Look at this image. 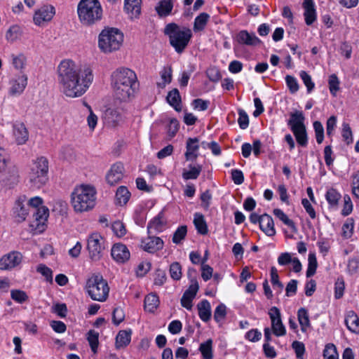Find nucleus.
Masks as SVG:
<instances>
[{
  "instance_id": "obj_63",
  "label": "nucleus",
  "mask_w": 359,
  "mask_h": 359,
  "mask_svg": "<svg viewBox=\"0 0 359 359\" xmlns=\"http://www.w3.org/2000/svg\"><path fill=\"white\" fill-rule=\"evenodd\" d=\"M111 229H112V231H114V233L118 237H122L126 233V230L124 224L120 221L114 222L111 225Z\"/></svg>"
},
{
  "instance_id": "obj_42",
  "label": "nucleus",
  "mask_w": 359,
  "mask_h": 359,
  "mask_svg": "<svg viewBox=\"0 0 359 359\" xmlns=\"http://www.w3.org/2000/svg\"><path fill=\"white\" fill-rule=\"evenodd\" d=\"M33 215L36 221L38 222V225L39 224H43L48 217L49 210L46 207L41 206L34 210Z\"/></svg>"
},
{
  "instance_id": "obj_7",
  "label": "nucleus",
  "mask_w": 359,
  "mask_h": 359,
  "mask_svg": "<svg viewBox=\"0 0 359 359\" xmlns=\"http://www.w3.org/2000/svg\"><path fill=\"white\" fill-rule=\"evenodd\" d=\"M48 161L44 156H40L34 161L28 175L31 187L39 189L48 180Z\"/></svg>"
},
{
  "instance_id": "obj_28",
  "label": "nucleus",
  "mask_w": 359,
  "mask_h": 359,
  "mask_svg": "<svg viewBox=\"0 0 359 359\" xmlns=\"http://www.w3.org/2000/svg\"><path fill=\"white\" fill-rule=\"evenodd\" d=\"M166 100L177 111L182 110L181 96L177 88H174L168 93Z\"/></svg>"
},
{
  "instance_id": "obj_17",
  "label": "nucleus",
  "mask_w": 359,
  "mask_h": 359,
  "mask_svg": "<svg viewBox=\"0 0 359 359\" xmlns=\"http://www.w3.org/2000/svg\"><path fill=\"white\" fill-rule=\"evenodd\" d=\"M142 248L144 251L154 253L163 248V241L159 237L149 236L142 242Z\"/></svg>"
},
{
  "instance_id": "obj_20",
  "label": "nucleus",
  "mask_w": 359,
  "mask_h": 359,
  "mask_svg": "<svg viewBox=\"0 0 359 359\" xmlns=\"http://www.w3.org/2000/svg\"><path fill=\"white\" fill-rule=\"evenodd\" d=\"M104 123L109 127L116 126L122 121V115L116 109H107L103 116Z\"/></svg>"
},
{
  "instance_id": "obj_51",
  "label": "nucleus",
  "mask_w": 359,
  "mask_h": 359,
  "mask_svg": "<svg viewBox=\"0 0 359 359\" xmlns=\"http://www.w3.org/2000/svg\"><path fill=\"white\" fill-rule=\"evenodd\" d=\"M354 221L353 219L349 218L342 226V236L344 238H349L351 237L353 231Z\"/></svg>"
},
{
  "instance_id": "obj_44",
  "label": "nucleus",
  "mask_w": 359,
  "mask_h": 359,
  "mask_svg": "<svg viewBox=\"0 0 359 359\" xmlns=\"http://www.w3.org/2000/svg\"><path fill=\"white\" fill-rule=\"evenodd\" d=\"M271 282L273 289L277 292L280 293L283 289V284L279 281V276L276 267L272 266L271 269Z\"/></svg>"
},
{
  "instance_id": "obj_47",
  "label": "nucleus",
  "mask_w": 359,
  "mask_h": 359,
  "mask_svg": "<svg viewBox=\"0 0 359 359\" xmlns=\"http://www.w3.org/2000/svg\"><path fill=\"white\" fill-rule=\"evenodd\" d=\"M161 78L163 81L162 83H158L159 87L163 88L168 83H170L172 80V69L170 67H164L160 72Z\"/></svg>"
},
{
  "instance_id": "obj_8",
  "label": "nucleus",
  "mask_w": 359,
  "mask_h": 359,
  "mask_svg": "<svg viewBox=\"0 0 359 359\" xmlns=\"http://www.w3.org/2000/svg\"><path fill=\"white\" fill-rule=\"evenodd\" d=\"M86 289L93 300L104 302L109 295V287L107 282L100 274H94L86 282Z\"/></svg>"
},
{
  "instance_id": "obj_58",
  "label": "nucleus",
  "mask_w": 359,
  "mask_h": 359,
  "mask_svg": "<svg viewBox=\"0 0 359 359\" xmlns=\"http://www.w3.org/2000/svg\"><path fill=\"white\" fill-rule=\"evenodd\" d=\"M328 83L331 94L335 95L339 89V81L336 74H332L330 76Z\"/></svg>"
},
{
  "instance_id": "obj_22",
  "label": "nucleus",
  "mask_w": 359,
  "mask_h": 359,
  "mask_svg": "<svg viewBox=\"0 0 359 359\" xmlns=\"http://www.w3.org/2000/svg\"><path fill=\"white\" fill-rule=\"evenodd\" d=\"M13 136L15 140V142L18 145L25 144L29 138V133L22 123H16L13 125Z\"/></svg>"
},
{
  "instance_id": "obj_40",
  "label": "nucleus",
  "mask_w": 359,
  "mask_h": 359,
  "mask_svg": "<svg viewBox=\"0 0 359 359\" xmlns=\"http://www.w3.org/2000/svg\"><path fill=\"white\" fill-rule=\"evenodd\" d=\"M130 196V193L128 190V189L121 186L117 189L116 193V203L119 205H125L128 201Z\"/></svg>"
},
{
  "instance_id": "obj_60",
  "label": "nucleus",
  "mask_w": 359,
  "mask_h": 359,
  "mask_svg": "<svg viewBox=\"0 0 359 359\" xmlns=\"http://www.w3.org/2000/svg\"><path fill=\"white\" fill-rule=\"evenodd\" d=\"M239 117L238 123L241 129H246L249 125V118L247 113L242 109H238Z\"/></svg>"
},
{
  "instance_id": "obj_13",
  "label": "nucleus",
  "mask_w": 359,
  "mask_h": 359,
  "mask_svg": "<svg viewBox=\"0 0 359 359\" xmlns=\"http://www.w3.org/2000/svg\"><path fill=\"white\" fill-rule=\"evenodd\" d=\"M235 41L240 45L247 46H256L262 43V41L255 33H250L247 30L238 32L235 36Z\"/></svg>"
},
{
  "instance_id": "obj_19",
  "label": "nucleus",
  "mask_w": 359,
  "mask_h": 359,
  "mask_svg": "<svg viewBox=\"0 0 359 359\" xmlns=\"http://www.w3.org/2000/svg\"><path fill=\"white\" fill-rule=\"evenodd\" d=\"M26 197L25 196H20L15 203L13 208V215L18 222H22L26 219L28 214V208L25 207V203Z\"/></svg>"
},
{
  "instance_id": "obj_14",
  "label": "nucleus",
  "mask_w": 359,
  "mask_h": 359,
  "mask_svg": "<svg viewBox=\"0 0 359 359\" xmlns=\"http://www.w3.org/2000/svg\"><path fill=\"white\" fill-rule=\"evenodd\" d=\"M124 166L122 163L117 162L113 164L106 175V180L109 184L114 186L118 184L123 178Z\"/></svg>"
},
{
  "instance_id": "obj_43",
  "label": "nucleus",
  "mask_w": 359,
  "mask_h": 359,
  "mask_svg": "<svg viewBox=\"0 0 359 359\" xmlns=\"http://www.w3.org/2000/svg\"><path fill=\"white\" fill-rule=\"evenodd\" d=\"M87 340L89 343L92 351L95 353L99 345V333L93 330H90L87 333Z\"/></svg>"
},
{
  "instance_id": "obj_23",
  "label": "nucleus",
  "mask_w": 359,
  "mask_h": 359,
  "mask_svg": "<svg viewBox=\"0 0 359 359\" xmlns=\"http://www.w3.org/2000/svg\"><path fill=\"white\" fill-rule=\"evenodd\" d=\"M302 6L304 9V19L307 25H312L316 20V12L313 0H304Z\"/></svg>"
},
{
  "instance_id": "obj_15",
  "label": "nucleus",
  "mask_w": 359,
  "mask_h": 359,
  "mask_svg": "<svg viewBox=\"0 0 359 359\" xmlns=\"http://www.w3.org/2000/svg\"><path fill=\"white\" fill-rule=\"evenodd\" d=\"M112 258L118 263H125L130 259V252L128 248L122 243H116L111 250Z\"/></svg>"
},
{
  "instance_id": "obj_37",
  "label": "nucleus",
  "mask_w": 359,
  "mask_h": 359,
  "mask_svg": "<svg viewBox=\"0 0 359 359\" xmlns=\"http://www.w3.org/2000/svg\"><path fill=\"white\" fill-rule=\"evenodd\" d=\"M159 303L158 297L154 294H149L144 299V309L152 313L158 307Z\"/></svg>"
},
{
  "instance_id": "obj_27",
  "label": "nucleus",
  "mask_w": 359,
  "mask_h": 359,
  "mask_svg": "<svg viewBox=\"0 0 359 359\" xmlns=\"http://www.w3.org/2000/svg\"><path fill=\"white\" fill-rule=\"evenodd\" d=\"M131 330H121L116 337V348L120 349L128 346L131 339Z\"/></svg>"
},
{
  "instance_id": "obj_9",
  "label": "nucleus",
  "mask_w": 359,
  "mask_h": 359,
  "mask_svg": "<svg viewBox=\"0 0 359 359\" xmlns=\"http://www.w3.org/2000/svg\"><path fill=\"white\" fill-rule=\"evenodd\" d=\"M87 248L90 259L95 261L99 260L104 249L103 237L96 232L91 233L88 238Z\"/></svg>"
},
{
  "instance_id": "obj_61",
  "label": "nucleus",
  "mask_w": 359,
  "mask_h": 359,
  "mask_svg": "<svg viewBox=\"0 0 359 359\" xmlns=\"http://www.w3.org/2000/svg\"><path fill=\"white\" fill-rule=\"evenodd\" d=\"M125 313L121 308H115L112 313V320L114 325H118L123 321Z\"/></svg>"
},
{
  "instance_id": "obj_5",
  "label": "nucleus",
  "mask_w": 359,
  "mask_h": 359,
  "mask_svg": "<svg viewBox=\"0 0 359 359\" xmlns=\"http://www.w3.org/2000/svg\"><path fill=\"white\" fill-rule=\"evenodd\" d=\"M163 33L169 37L170 45L178 53H182L189 44L192 36L191 30L187 27H180L175 22L168 24Z\"/></svg>"
},
{
  "instance_id": "obj_53",
  "label": "nucleus",
  "mask_w": 359,
  "mask_h": 359,
  "mask_svg": "<svg viewBox=\"0 0 359 359\" xmlns=\"http://www.w3.org/2000/svg\"><path fill=\"white\" fill-rule=\"evenodd\" d=\"M12 63L16 69L22 70L26 65V57L23 54L12 55Z\"/></svg>"
},
{
  "instance_id": "obj_35",
  "label": "nucleus",
  "mask_w": 359,
  "mask_h": 359,
  "mask_svg": "<svg viewBox=\"0 0 359 359\" xmlns=\"http://www.w3.org/2000/svg\"><path fill=\"white\" fill-rule=\"evenodd\" d=\"M292 131L294 133L298 144L302 147H306L308 142L306 127L304 126L299 128H292Z\"/></svg>"
},
{
  "instance_id": "obj_31",
  "label": "nucleus",
  "mask_w": 359,
  "mask_h": 359,
  "mask_svg": "<svg viewBox=\"0 0 359 359\" xmlns=\"http://www.w3.org/2000/svg\"><path fill=\"white\" fill-rule=\"evenodd\" d=\"M298 321L301 326L302 332H306L307 329L310 327V320L308 311L304 308H301L297 312Z\"/></svg>"
},
{
  "instance_id": "obj_11",
  "label": "nucleus",
  "mask_w": 359,
  "mask_h": 359,
  "mask_svg": "<svg viewBox=\"0 0 359 359\" xmlns=\"http://www.w3.org/2000/svg\"><path fill=\"white\" fill-rule=\"evenodd\" d=\"M269 315L271 321L273 333L277 337L285 335L286 330L281 320L280 310L277 307L273 306L270 309Z\"/></svg>"
},
{
  "instance_id": "obj_2",
  "label": "nucleus",
  "mask_w": 359,
  "mask_h": 359,
  "mask_svg": "<svg viewBox=\"0 0 359 359\" xmlns=\"http://www.w3.org/2000/svg\"><path fill=\"white\" fill-rule=\"evenodd\" d=\"M137 79L135 73L126 67H119L111 73V86L115 97L127 101L133 95Z\"/></svg>"
},
{
  "instance_id": "obj_64",
  "label": "nucleus",
  "mask_w": 359,
  "mask_h": 359,
  "mask_svg": "<svg viewBox=\"0 0 359 359\" xmlns=\"http://www.w3.org/2000/svg\"><path fill=\"white\" fill-rule=\"evenodd\" d=\"M206 75L210 81L215 83L219 81L222 78V75L219 69L216 67H210L206 71Z\"/></svg>"
},
{
  "instance_id": "obj_54",
  "label": "nucleus",
  "mask_w": 359,
  "mask_h": 359,
  "mask_svg": "<svg viewBox=\"0 0 359 359\" xmlns=\"http://www.w3.org/2000/svg\"><path fill=\"white\" fill-rule=\"evenodd\" d=\"M316 139L318 144H321L324 140V128L321 122L316 121L313 122Z\"/></svg>"
},
{
  "instance_id": "obj_26",
  "label": "nucleus",
  "mask_w": 359,
  "mask_h": 359,
  "mask_svg": "<svg viewBox=\"0 0 359 359\" xmlns=\"http://www.w3.org/2000/svg\"><path fill=\"white\" fill-rule=\"evenodd\" d=\"M345 324L352 332H359V318L353 311H348L346 313Z\"/></svg>"
},
{
  "instance_id": "obj_55",
  "label": "nucleus",
  "mask_w": 359,
  "mask_h": 359,
  "mask_svg": "<svg viewBox=\"0 0 359 359\" xmlns=\"http://www.w3.org/2000/svg\"><path fill=\"white\" fill-rule=\"evenodd\" d=\"M324 359H333L338 358V353L336 347L332 344H328L325 346L323 351Z\"/></svg>"
},
{
  "instance_id": "obj_32",
  "label": "nucleus",
  "mask_w": 359,
  "mask_h": 359,
  "mask_svg": "<svg viewBox=\"0 0 359 359\" xmlns=\"http://www.w3.org/2000/svg\"><path fill=\"white\" fill-rule=\"evenodd\" d=\"M141 0H125L124 9L135 17L140 14Z\"/></svg>"
},
{
  "instance_id": "obj_59",
  "label": "nucleus",
  "mask_w": 359,
  "mask_h": 359,
  "mask_svg": "<svg viewBox=\"0 0 359 359\" xmlns=\"http://www.w3.org/2000/svg\"><path fill=\"white\" fill-rule=\"evenodd\" d=\"M226 314V306L223 304H219L214 312V319L217 322H220L223 320Z\"/></svg>"
},
{
  "instance_id": "obj_41",
  "label": "nucleus",
  "mask_w": 359,
  "mask_h": 359,
  "mask_svg": "<svg viewBox=\"0 0 359 359\" xmlns=\"http://www.w3.org/2000/svg\"><path fill=\"white\" fill-rule=\"evenodd\" d=\"M341 197V194L334 188L329 189L325 194L326 200L332 207L338 205Z\"/></svg>"
},
{
  "instance_id": "obj_12",
  "label": "nucleus",
  "mask_w": 359,
  "mask_h": 359,
  "mask_svg": "<svg viewBox=\"0 0 359 359\" xmlns=\"http://www.w3.org/2000/svg\"><path fill=\"white\" fill-rule=\"evenodd\" d=\"M55 13V8L51 5H45L35 11L34 22L38 26H42L44 23L52 20Z\"/></svg>"
},
{
  "instance_id": "obj_30",
  "label": "nucleus",
  "mask_w": 359,
  "mask_h": 359,
  "mask_svg": "<svg viewBox=\"0 0 359 359\" xmlns=\"http://www.w3.org/2000/svg\"><path fill=\"white\" fill-rule=\"evenodd\" d=\"M304 116L302 111H296L290 114V119L288 121V125L292 128H299L305 126L304 123Z\"/></svg>"
},
{
  "instance_id": "obj_3",
  "label": "nucleus",
  "mask_w": 359,
  "mask_h": 359,
  "mask_svg": "<svg viewBox=\"0 0 359 359\" xmlns=\"http://www.w3.org/2000/svg\"><path fill=\"white\" fill-rule=\"evenodd\" d=\"M77 13L84 26L93 25L102 18V8L98 0H81L77 6Z\"/></svg>"
},
{
  "instance_id": "obj_52",
  "label": "nucleus",
  "mask_w": 359,
  "mask_h": 359,
  "mask_svg": "<svg viewBox=\"0 0 359 359\" xmlns=\"http://www.w3.org/2000/svg\"><path fill=\"white\" fill-rule=\"evenodd\" d=\"M187 233V226H181L175 231L172 241L175 244H179L184 239Z\"/></svg>"
},
{
  "instance_id": "obj_45",
  "label": "nucleus",
  "mask_w": 359,
  "mask_h": 359,
  "mask_svg": "<svg viewBox=\"0 0 359 359\" xmlns=\"http://www.w3.org/2000/svg\"><path fill=\"white\" fill-rule=\"evenodd\" d=\"M163 212H160L148 224V231L150 232L152 229H154L156 231H160L161 230L162 226L163 225Z\"/></svg>"
},
{
  "instance_id": "obj_34",
  "label": "nucleus",
  "mask_w": 359,
  "mask_h": 359,
  "mask_svg": "<svg viewBox=\"0 0 359 359\" xmlns=\"http://www.w3.org/2000/svg\"><path fill=\"white\" fill-rule=\"evenodd\" d=\"M273 212L277 218L282 221L285 225L291 228L293 232L295 233L297 231L294 222L292 219H289L282 210L276 208L273 210Z\"/></svg>"
},
{
  "instance_id": "obj_46",
  "label": "nucleus",
  "mask_w": 359,
  "mask_h": 359,
  "mask_svg": "<svg viewBox=\"0 0 359 359\" xmlns=\"http://www.w3.org/2000/svg\"><path fill=\"white\" fill-rule=\"evenodd\" d=\"M308 268L306 271V277L309 278L313 276L316 271L318 262L315 254L310 253L308 257Z\"/></svg>"
},
{
  "instance_id": "obj_39",
  "label": "nucleus",
  "mask_w": 359,
  "mask_h": 359,
  "mask_svg": "<svg viewBox=\"0 0 359 359\" xmlns=\"http://www.w3.org/2000/svg\"><path fill=\"white\" fill-rule=\"evenodd\" d=\"M199 351L203 359H212V340L209 339L205 342L201 343L199 346Z\"/></svg>"
},
{
  "instance_id": "obj_24",
  "label": "nucleus",
  "mask_w": 359,
  "mask_h": 359,
  "mask_svg": "<svg viewBox=\"0 0 359 359\" xmlns=\"http://www.w3.org/2000/svg\"><path fill=\"white\" fill-rule=\"evenodd\" d=\"M259 227L268 236L276 234L273 218L267 214L262 215Z\"/></svg>"
},
{
  "instance_id": "obj_38",
  "label": "nucleus",
  "mask_w": 359,
  "mask_h": 359,
  "mask_svg": "<svg viewBox=\"0 0 359 359\" xmlns=\"http://www.w3.org/2000/svg\"><path fill=\"white\" fill-rule=\"evenodd\" d=\"M189 170H184L182 172V177L184 180H196L199 176L201 170L202 166L201 165H189Z\"/></svg>"
},
{
  "instance_id": "obj_29",
  "label": "nucleus",
  "mask_w": 359,
  "mask_h": 359,
  "mask_svg": "<svg viewBox=\"0 0 359 359\" xmlns=\"http://www.w3.org/2000/svg\"><path fill=\"white\" fill-rule=\"evenodd\" d=\"M197 306L200 318L204 322H208L210 319L211 316V307L210 302L206 299H203L198 304Z\"/></svg>"
},
{
  "instance_id": "obj_25",
  "label": "nucleus",
  "mask_w": 359,
  "mask_h": 359,
  "mask_svg": "<svg viewBox=\"0 0 359 359\" xmlns=\"http://www.w3.org/2000/svg\"><path fill=\"white\" fill-rule=\"evenodd\" d=\"M173 6V0H161L156 6L155 11L160 18H165L171 14Z\"/></svg>"
},
{
  "instance_id": "obj_50",
  "label": "nucleus",
  "mask_w": 359,
  "mask_h": 359,
  "mask_svg": "<svg viewBox=\"0 0 359 359\" xmlns=\"http://www.w3.org/2000/svg\"><path fill=\"white\" fill-rule=\"evenodd\" d=\"M341 136L344 141L347 144H350L353 142V133L351 128L348 123L344 122L342 123Z\"/></svg>"
},
{
  "instance_id": "obj_18",
  "label": "nucleus",
  "mask_w": 359,
  "mask_h": 359,
  "mask_svg": "<svg viewBox=\"0 0 359 359\" xmlns=\"http://www.w3.org/2000/svg\"><path fill=\"white\" fill-rule=\"evenodd\" d=\"M27 84V77L26 75L19 76L17 79H13L10 81V95L15 96L19 95L24 91Z\"/></svg>"
},
{
  "instance_id": "obj_21",
  "label": "nucleus",
  "mask_w": 359,
  "mask_h": 359,
  "mask_svg": "<svg viewBox=\"0 0 359 359\" xmlns=\"http://www.w3.org/2000/svg\"><path fill=\"white\" fill-rule=\"evenodd\" d=\"M187 151L184 156L187 161H193L196 159L198 156L199 149L198 139L197 137H189L186 143Z\"/></svg>"
},
{
  "instance_id": "obj_36",
  "label": "nucleus",
  "mask_w": 359,
  "mask_h": 359,
  "mask_svg": "<svg viewBox=\"0 0 359 359\" xmlns=\"http://www.w3.org/2000/svg\"><path fill=\"white\" fill-rule=\"evenodd\" d=\"M209 18L210 15L206 13H201L199 15H198L194 20V31L200 32L203 30Z\"/></svg>"
},
{
  "instance_id": "obj_49",
  "label": "nucleus",
  "mask_w": 359,
  "mask_h": 359,
  "mask_svg": "<svg viewBox=\"0 0 359 359\" xmlns=\"http://www.w3.org/2000/svg\"><path fill=\"white\" fill-rule=\"evenodd\" d=\"M11 297L19 304H22L27 302L29 298L27 293L21 290H12L11 291Z\"/></svg>"
},
{
  "instance_id": "obj_56",
  "label": "nucleus",
  "mask_w": 359,
  "mask_h": 359,
  "mask_svg": "<svg viewBox=\"0 0 359 359\" xmlns=\"http://www.w3.org/2000/svg\"><path fill=\"white\" fill-rule=\"evenodd\" d=\"M170 274L172 279L178 280L182 277V268L179 262H173L170 266Z\"/></svg>"
},
{
  "instance_id": "obj_10",
  "label": "nucleus",
  "mask_w": 359,
  "mask_h": 359,
  "mask_svg": "<svg viewBox=\"0 0 359 359\" xmlns=\"http://www.w3.org/2000/svg\"><path fill=\"white\" fill-rule=\"evenodd\" d=\"M22 255L18 251H11L0 258V270L10 271L20 264Z\"/></svg>"
},
{
  "instance_id": "obj_48",
  "label": "nucleus",
  "mask_w": 359,
  "mask_h": 359,
  "mask_svg": "<svg viewBox=\"0 0 359 359\" xmlns=\"http://www.w3.org/2000/svg\"><path fill=\"white\" fill-rule=\"evenodd\" d=\"M21 35V29L18 25L11 26L6 34V39L11 42L16 41Z\"/></svg>"
},
{
  "instance_id": "obj_62",
  "label": "nucleus",
  "mask_w": 359,
  "mask_h": 359,
  "mask_svg": "<svg viewBox=\"0 0 359 359\" xmlns=\"http://www.w3.org/2000/svg\"><path fill=\"white\" fill-rule=\"evenodd\" d=\"M352 194L359 198V170L352 175Z\"/></svg>"
},
{
  "instance_id": "obj_33",
  "label": "nucleus",
  "mask_w": 359,
  "mask_h": 359,
  "mask_svg": "<svg viewBox=\"0 0 359 359\" xmlns=\"http://www.w3.org/2000/svg\"><path fill=\"white\" fill-rule=\"evenodd\" d=\"M194 224L200 234L205 235L208 233V226L202 214L195 213Z\"/></svg>"
},
{
  "instance_id": "obj_6",
  "label": "nucleus",
  "mask_w": 359,
  "mask_h": 359,
  "mask_svg": "<svg viewBox=\"0 0 359 359\" xmlns=\"http://www.w3.org/2000/svg\"><path fill=\"white\" fill-rule=\"evenodd\" d=\"M123 38V34L118 28L104 27L98 35V48L104 53L116 51L121 47Z\"/></svg>"
},
{
  "instance_id": "obj_4",
  "label": "nucleus",
  "mask_w": 359,
  "mask_h": 359,
  "mask_svg": "<svg viewBox=\"0 0 359 359\" xmlns=\"http://www.w3.org/2000/svg\"><path fill=\"white\" fill-rule=\"evenodd\" d=\"M96 191L90 185H81L72 194V204L76 212H83L91 210L95 204Z\"/></svg>"
},
{
  "instance_id": "obj_57",
  "label": "nucleus",
  "mask_w": 359,
  "mask_h": 359,
  "mask_svg": "<svg viewBox=\"0 0 359 359\" xmlns=\"http://www.w3.org/2000/svg\"><path fill=\"white\" fill-rule=\"evenodd\" d=\"M36 271L40 273L42 276H43L48 282H53V272L51 269L46 266L45 264H39L36 268Z\"/></svg>"
},
{
  "instance_id": "obj_1",
  "label": "nucleus",
  "mask_w": 359,
  "mask_h": 359,
  "mask_svg": "<svg viewBox=\"0 0 359 359\" xmlns=\"http://www.w3.org/2000/svg\"><path fill=\"white\" fill-rule=\"evenodd\" d=\"M58 82L62 93L69 97L83 95L93 80L92 70L81 69L71 60H62L57 68Z\"/></svg>"
},
{
  "instance_id": "obj_16",
  "label": "nucleus",
  "mask_w": 359,
  "mask_h": 359,
  "mask_svg": "<svg viewBox=\"0 0 359 359\" xmlns=\"http://www.w3.org/2000/svg\"><path fill=\"white\" fill-rule=\"evenodd\" d=\"M199 286L196 280H195L189 287V288L184 292L181 298V304L183 307L188 310L192 308V301L196 297L198 290Z\"/></svg>"
}]
</instances>
